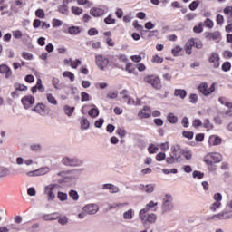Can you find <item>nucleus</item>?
<instances>
[{
    "instance_id": "obj_6",
    "label": "nucleus",
    "mask_w": 232,
    "mask_h": 232,
    "mask_svg": "<svg viewBox=\"0 0 232 232\" xmlns=\"http://www.w3.org/2000/svg\"><path fill=\"white\" fill-rule=\"evenodd\" d=\"M144 82H147V84H150L154 90H162V82L160 81V78L156 75H149L145 76L143 79Z\"/></svg>"
},
{
    "instance_id": "obj_50",
    "label": "nucleus",
    "mask_w": 232,
    "mask_h": 232,
    "mask_svg": "<svg viewBox=\"0 0 232 232\" xmlns=\"http://www.w3.org/2000/svg\"><path fill=\"white\" fill-rule=\"evenodd\" d=\"M221 69L223 70V72H229V70H231V63L225 62L222 64Z\"/></svg>"
},
{
    "instance_id": "obj_42",
    "label": "nucleus",
    "mask_w": 232,
    "mask_h": 232,
    "mask_svg": "<svg viewBox=\"0 0 232 232\" xmlns=\"http://www.w3.org/2000/svg\"><path fill=\"white\" fill-rule=\"evenodd\" d=\"M218 101L221 104H225L227 108H232V103L227 102V99L226 97H219Z\"/></svg>"
},
{
    "instance_id": "obj_9",
    "label": "nucleus",
    "mask_w": 232,
    "mask_h": 232,
    "mask_svg": "<svg viewBox=\"0 0 232 232\" xmlns=\"http://www.w3.org/2000/svg\"><path fill=\"white\" fill-rule=\"evenodd\" d=\"M95 63L100 70H104L110 64V60L100 54L95 56Z\"/></svg>"
},
{
    "instance_id": "obj_21",
    "label": "nucleus",
    "mask_w": 232,
    "mask_h": 232,
    "mask_svg": "<svg viewBox=\"0 0 232 232\" xmlns=\"http://www.w3.org/2000/svg\"><path fill=\"white\" fill-rule=\"evenodd\" d=\"M208 144L209 146H218L219 144H222V138L217 135H212L209 137Z\"/></svg>"
},
{
    "instance_id": "obj_14",
    "label": "nucleus",
    "mask_w": 232,
    "mask_h": 232,
    "mask_svg": "<svg viewBox=\"0 0 232 232\" xmlns=\"http://www.w3.org/2000/svg\"><path fill=\"white\" fill-rule=\"evenodd\" d=\"M208 62L212 64L213 68H218L220 66V56L217 53H212L208 58Z\"/></svg>"
},
{
    "instance_id": "obj_22",
    "label": "nucleus",
    "mask_w": 232,
    "mask_h": 232,
    "mask_svg": "<svg viewBox=\"0 0 232 232\" xmlns=\"http://www.w3.org/2000/svg\"><path fill=\"white\" fill-rule=\"evenodd\" d=\"M20 8H23V2L21 0H15L12 3L11 11L14 12V14H17Z\"/></svg>"
},
{
    "instance_id": "obj_44",
    "label": "nucleus",
    "mask_w": 232,
    "mask_h": 232,
    "mask_svg": "<svg viewBox=\"0 0 232 232\" xmlns=\"http://www.w3.org/2000/svg\"><path fill=\"white\" fill-rule=\"evenodd\" d=\"M82 63L79 59L76 61H73V59L70 58V66L74 69H77V66H80V64H82Z\"/></svg>"
},
{
    "instance_id": "obj_7",
    "label": "nucleus",
    "mask_w": 232,
    "mask_h": 232,
    "mask_svg": "<svg viewBox=\"0 0 232 232\" xmlns=\"http://www.w3.org/2000/svg\"><path fill=\"white\" fill-rule=\"evenodd\" d=\"M204 162L207 166H213V164L222 162V155L217 152L207 154L204 158Z\"/></svg>"
},
{
    "instance_id": "obj_26",
    "label": "nucleus",
    "mask_w": 232,
    "mask_h": 232,
    "mask_svg": "<svg viewBox=\"0 0 232 232\" xmlns=\"http://www.w3.org/2000/svg\"><path fill=\"white\" fill-rule=\"evenodd\" d=\"M134 214H135V211H133L132 208H130L129 210H127L123 213V219L124 220H132Z\"/></svg>"
},
{
    "instance_id": "obj_64",
    "label": "nucleus",
    "mask_w": 232,
    "mask_h": 232,
    "mask_svg": "<svg viewBox=\"0 0 232 232\" xmlns=\"http://www.w3.org/2000/svg\"><path fill=\"white\" fill-rule=\"evenodd\" d=\"M183 137L186 139H193V131H183L182 132Z\"/></svg>"
},
{
    "instance_id": "obj_5",
    "label": "nucleus",
    "mask_w": 232,
    "mask_h": 232,
    "mask_svg": "<svg viewBox=\"0 0 232 232\" xmlns=\"http://www.w3.org/2000/svg\"><path fill=\"white\" fill-rule=\"evenodd\" d=\"M59 188V184L51 183L44 187V195L47 197L48 202H53L55 200V189Z\"/></svg>"
},
{
    "instance_id": "obj_20",
    "label": "nucleus",
    "mask_w": 232,
    "mask_h": 232,
    "mask_svg": "<svg viewBox=\"0 0 232 232\" xmlns=\"http://www.w3.org/2000/svg\"><path fill=\"white\" fill-rule=\"evenodd\" d=\"M0 73L5 75L6 79H10L12 77V69L6 64L0 65Z\"/></svg>"
},
{
    "instance_id": "obj_45",
    "label": "nucleus",
    "mask_w": 232,
    "mask_h": 232,
    "mask_svg": "<svg viewBox=\"0 0 232 232\" xmlns=\"http://www.w3.org/2000/svg\"><path fill=\"white\" fill-rule=\"evenodd\" d=\"M58 11L60 12V14H63V15H68V5H60L58 7Z\"/></svg>"
},
{
    "instance_id": "obj_19",
    "label": "nucleus",
    "mask_w": 232,
    "mask_h": 232,
    "mask_svg": "<svg viewBox=\"0 0 232 232\" xmlns=\"http://www.w3.org/2000/svg\"><path fill=\"white\" fill-rule=\"evenodd\" d=\"M227 217H228L227 211H223L219 214L213 215L212 217L209 218V220H227V219H229V218H227Z\"/></svg>"
},
{
    "instance_id": "obj_10",
    "label": "nucleus",
    "mask_w": 232,
    "mask_h": 232,
    "mask_svg": "<svg viewBox=\"0 0 232 232\" xmlns=\"http://www.w3.org/2000/svg\"><path fill=\"white\" fill-rule=\"evenodd\" d=\"M162 209L163 211H171L173 209V197L171 195H165Z\"/></svg>"
},
{
    "instance_id": "obj_27",
    "label": "nucleus",
    "mask_w": 232,
    "mask_h": 232,
    "mask_svg": "<svg viewBox=\"0 0 232 232\" xmlns=\"http://www.w3.org/2000/svg\"><path fill=\"white\" fill-rule=\"evenodd\" d=\"M47 173H50V168L49 167H42V168L36 169L37 177L46 175Z\"/></svg>"
},
{
    "instance_id": "obj_34",
    "label": "nucleus",
    "mask_w": 232,
    "mask_h": 232,
    "mask_svg": "<svg viewBox=\"0 0 232 232\" xmlns=\"http://www.w3.org/2000/svg\"><path fill=\"white\" fill-rule=\"evenodd\" d=\"M57 198L60 200V202H66V200H68V194L65 192L58 191Z\"/></svg>"
},
{
    "instance_id": "obj_57",
    "label": "nucleus",
    "mask_w": 232,
    "mask_h": 232,
    "mask_svg": "<svg viewBox=\"0 0 232 232\" xmlns=\"http://www.w3.org/2000/svg\"><path fill=\"white\" fill-rule=\"evenodd\" d=\"M104 23L106 24H115V19L111 17V15H109L104 19Z\"/></svg>"
},
{
    "instance_id": "obj_53",
    "label": "nucleus",
    "mask_w": 232,
    "mask_h": 232,
    "mask_svg": "<svg viewBox=\"0 0 232 232\" xmlns=\"http://www.w3.org/2000/svg\"><path fill=\"white\" fill-rule=\"evenodd\" d=\"M148 151H149V153H151V154L157 153V151H159V147L151 144V145L149 146Z\"/></svg>"
},
{
    "instance_id": "obj_40",
    "label": "nucleus",
    "mask_w": 232,
    "mask_h": 232,
    "mask_svg": "<svg viewBox=\"0 0 232 232\" xmlns=\"http://www.w3.org/2000/svg\"><path fill=\"white\" fill-rule=\"evenodd\" d=\"M159 203H155L153 201L149 202L144 208L141 209V211H151L152 208H155Z\"/></svg>"
},
{
    "instance_id": "obj_47",
    "label": "nucleus",
    "mask_w": 232,
    "mask_h": 232,
    "mask_svg": "<svg viewBox=\"0 0 232 232\" xmlns=\"http://www.w3.org/2000/svg\"><path fill=\"white\" fill-rule=\"evenodd\" d=\"M35 15L39 19H44V17L46 16V14H44V10H43V9L36 10L35 11Z\"/></svg>"
},
{
    "instance_id": "obj_11",
    "label": "nucleus",
    "mask_w": 232,
    "mask_h": 232,
    "mask_svg": "<svg viewBox=\"0 0 232 232\" xmlns=\"http://www.w3.org/2000/svg\"><path fill=\"white\" fill-rule=\"evenodd\" d=\"M198 90L205 96L211 95L215 92V83H212L209 88L208 87V83H201L198 86Z\"/></svg>"
},
{
    "instance_id": "obj_13",
    "label": "nucleus",
    "mask_w": 232,
    "mask_h": 232,
    "mask_svg": "<svg viewBox=\"0 0 232 232\" xmlns=\"http://www.w3.org/2000/svg\"><path fill=\"white\" fill-rule=\"evenodd\" d=\"M170 155L174 157L179 162L182 156V149H180V146L179 145L172 146Z\"/></svg>"
},
{
    "instance_id": "obj_49",
    "label": "nucleus",
    "mask_w": 232,
    "mask_h": 232,
    "mask_svg": "<svg viewBox=\"0 0 232 232\" xmlns=\"http://www.w3.org/2000/svg\"><path fill=\"white\" fill-rule=\"evenodd\" d=\"M192 177L193 179H204V173L198 171V170H195L193 173H192Z\"/></svg>"
},
{
    "instance_id": "obj_17",
    "label": "nucleus",
    "mask_w": 232,
    "mask_h": 232,
    "mask_svg": "<svg viewBox=\"0 0 232 232\" xmlns=\"http://www.w3.org/2000/svg\"><path fill=\"white\" fill-rule=\"evenodd\" d=\"M90 14L91 15H92V17H102V15H104L105 11L102 8L100 7H92L90 10Z\"/></svg>"
},
{
    "instance_id": "obj_18",
    "label": "nucleus",
    "mask_w": 232,
    "mask_h": 232,
    "mask_svg": "<svg viewBox=\"0 0 232 232\" xmlns=\"http://www.w3.org/2000/svg\"><path fill=\"white\" fill-rule=\"evenodd\" d=\"M139 188L140 189V191H144L145 193H153L155 191V185L154 184H148V185H144V184H140L139 186Z\"/></svg>"
},
{
    "instance_id": "obj_39",
    "label": "nucleus",
    "mask_w": 232,
    "mask_h": 232,
    "mask_svg": "<svg viewBox=\"0 0 232 232\" xmlns=\"http://www.w3.org/2000/svg\"><path fill=\"white\" fill-rule=\"evenodd\" d=\"M69 197L72 198V200H74L75 202L79 200V193L76 190H73V189L70 190Z\"/></svg>"
},
{
    "instance_id": "obj_43",
    "label": "nucleus",
    "mask_w": 232,
    "mask_h": 232,
    "mask_svg": "<svg viewBox=\"0 0 232 232\" xmlns=\"http://www.w3.org/2000/svg\"><path fill=\"white\" fill-rule=\"evenodd\" d=\"M126 102L127 104H133V106H140V99L136 98V100H133L131 98H128V101Z\"/></svg>"
},
{
    "instance_id": "obj_28",
    "label": "nucleus",
    "mask_w": 232,
    "mask_h": 232,
    "mask_svg": "<svg viewBox=\"0 0 232 232\" xmlns=\"http://www.w3.org/2000/svg\"><path fill=\"white\" fill-rule=\"evenodd\" d=\"M92 106L93 108L88 111V115L92 117V119H96V117H99V109L95 108L94 104H92Z\"/></svg>"
},
{
    "instance_id": "obj_60",
    "label": "nucleus",
    "mask_w": 232,
    "mask_h": 232,
    "mask_svg": "<svg viewBox=\"0 0 232 232\" xmlns=\"http://www.w3.org/2000/svg\"><path fill=\"white\" fill-rule=\"evenodd\" d=\"M41 144H33L30 146L31 151H41Z\"/></svg>"
},
{
    "instance_id": "obj_37",
    "label": "nucleus",
    "mask_w": 232,
    "mask_h": 232,
    "mask_svg": "<svg viewBox=\"0 0 232 232\" xmlns=\"http://www.w3.org/2000/svg\"><path fill=\"white\" fill-rule=\"evenodd\" d=\"M46 99L48 102H50V104H53V106H57V100L55 99V97H53L52 93L46 94Z\"/></svg>"
},
{
    "instance_id": "obj_51",
    "label": "nucleus",
    "mask_w": 232,
    "mask_h": 232,
    "mask_svg": "<svg viewBox=\"0 0 232 232\" xmlns=\"http://www.w3.org/2000/svg\"><path fill=\"white\" fill-rule=\"evenodd\" d=\"M59 78H53L52 79V84L55 88V90H61V86H59Z\"/></svg>"
},
{
    "instance_id": "obj_48",
    "label": "nucleus",
    "mask_w": 232,
    "mask_h": 232,
    "mask_svg": "<svg viewBox=\"0 0 232 232\" xmlns=\"http://www.w3.org/2000/svg\"><path fill=\"white\" fill-rule=\"evenodd\" d=\"M221 206H222L221 202H214L210 206V211H217L218 209H219V208H221Z\"/></svg>"
},
{
    "instance_id": "obj_52",
    "label": "nucleus",
    "mask_w": 232,
    "mask_h": 232,
    "mask_svg": "<svg viewBox=\"0 0 232 232\" xmlns=\"http://www.w3.org/2000/svg\"><path fill=\"white\" fill-rule=\"evenodd\" d=\"M203 128L207 130H213V124L209 121V119H206L205 122L203 123Z\"/></svg>"
},
{
    "instance_id": "obj_62",
    "label": "nucleus",
    "mask_w": 232,
    "mask_h": 232,
    "mask_svg": "<svg viewBox=\"0 0 232 232\" xmlns=\"http://www.w3.org/2000/svg\"><path fill=\"white\" fill-rule=\"evenodd\" d=\"M103 124H104V119L101 118L95 121L94 126L95 128H102Z\"/></svg>"
},
{
    "instance_id": "obj_61",
    "label": "nucleus",
    "mask_w": 232,
    "mask_h": 232,
    "mask_svg": "<svg viewBox=\"0 0 232 232\" xmlns=\"http://www.w3.org/2000/svg\"><path fill=\"white\" fill-rule=\"evenodd\" d=\"M180 52H182L180 46H176L174 49H172V54L174 55V57L179 56V53H180Z\"/></svg>"
},
{
    "instance_id": "obj_24",
    "label": "nucleus",
    "mask_w": 232,
    "mask_h": 232,
    "mask_svg": "<svg viewBox=\"0 0 232 232\" xmlns=\"http://www.w3.org/2000/svg\"><path fill=\"white\" fill-rule=\"evenodd\" d=\"M193 46H195V40L191 38L185 45V52L188 53V55H191V50L193 49Z\"/></svg>"
},
{
    "instance_id": "obj_56",
    "label": "nucleus",
    "mask_w": 232,
    "mask_h": 232,
    "mask_svg": "<svg viewBox=\"0 0 232 232\" xmlns=\"http://www.w3.org/2000/svg\"><path fill=\"white\" fill-rule=\"evenodd\" d=\"M59 26H63V21H61L59 19H53V27L59 28Z\"/></svg>"
},
{
    "instance_id": "obj_54",
    "label": "nucleus",
    "mask_w": 232,
    "mask_h": 232,
    "mask_svg": "<svg viewBox=\"0 0 232 232\" xmlns=\"http://www.w3.org/2000/svg\"><path fill=\"white\" fill-rule=\"evenodd\" d=\"M116 133L121 138L126 137V130H124V128H118Z\"/></svg>"
},
{
    "instance_id": "obj_32",
    "label": "nucleus",
    "mask_w": 232,
    "mask_h": 232,
    "mask_svg": "<svg viewBox=\"0 0 232 232\" xmlns=\"http://www.w3.org/2000/svg\"><path fill=\"white\" fill-rule=\"evenodd\" d=\"M167 119L170 124H177V122H179V118L175 116L173 112H169L167 116Z\"/></svg>"
},
{
    "instance_id": "obj_36",
    "label": "nucleus",
    "mask_w": 232,
    "mask_h": 232,
    "mask_svg": "<svg viewBox=\"0 0 232 232\" xmlns=\"http://www.w3.org/2000/svg\"><path fill=\"white\" fill-rule=\"evenodd\" d=\"M193 32L195 34H202V32H204V24L200 22L198 25L194 26Z\"/></svg>"
},
{
    "instance_id": "obj_38",
    "label": "nucleus",
    "mask_w": 232,
    "mask_h": 232,
    "mask_svg": "<svg viewBox=\"0 0 232 232\" xmlns=\"http://www.w3.org/2000/svg\"><path fill=\"white\" fill-rule=\"evenodd\" d=\"M63 77H68V79H70V81L72 82H73V81H75V74H73V72H70V71H65L63 72Z\"/></svg>"
},
{
    "instance_id": "obj_2",
    "label": "nucleus",
    "mask_w": 232,
    "mask_h": 232,
    "mask_svg": "<svg viewBox=\"0 0 232 232\" xmlns=\"http://www.w3.org/2000/svg\"><path fill=\"white\" fill-rule=\"evenodd\" d=\"M140 220L143 224L144 227H149L150 225L157 222V215L150 213L147 210H141L139 212Z\"/></svg>"
},
{
    "instance_id": "obj_15",
    "label": "nucleus",
    "mask_w": 232,
    "mask_h": 232,
    "mask_svg": "<svg viewBox=\"0 0 232 232\" xmlns=\"http://www.w3.org/2000/svg\"><path fill=\"white\" fill-rule=\"evenodd\" d=\"M102 189L103 191L109 190V192L111 193V194L119 193V191H121L119 187H117V186L111 184V183L103 184L102 186Z\"/></svg>"
},
{
    "instance_id": "obj_59",
    "label": "nucleus",
    "mask_w": 232,
    "mask_h": 232,
    "mask_svg": "<svg viewBox=\"0 0 232 232\" xmlns=\"http://www.w3.org/2000/svg\"><path fill=\"white\" fill-rule=\"evenodd\" d=\"M13 37L14 39H21V37H23V33L19 30L13 31Z\"/></svg>"
},
{
    "instance_id": "obj_33",
    "label": "nucleus",
    "mask_w": 232,
    "mask_h": 232,
    "mask_svg": "<svg viewBox=\"0 0 232 232\" xmlns=\"http://www.w3.org/2000/svg\"><path fill=\"white\" fill-rule=\"evenodd\" d=\"M74 111H75V107H70L69 105H65L63 107V111L65 115H67L68 117H72V115H73Z\"/></svg>"
},
{
    "instance_id": "obj_8",
    "label": "nucleus",
    "mask_w": 232,
    "mask_h": 232,
    "mask_svg": "<svg viewBox=\"0 0 232 232\" xmlns=\"http://www.w3.org/2000/svg\"><path fill=\"white\" fill-rule=\"evenodd\" d=\"M204 35L205 39H207L208 41H215L216 43H220V39H222V34L219 31H215L213 33L206 32Z\"/></svg>"
},
{
    "instance_id": "obj_46",
    "label": "nucleus",
    "mask_w": 232,
    "mask_h": 232,
    "mask_svg": "<svg viewBox=\"0 0 232 232\" xmlns=\"http://www.w3.org/2000/svg\"><path fill=\"white\" fill-rule=\"evenodd\" d=\"M72 14H74V15H81L82 14L83 10L81 7L72 6Z\"/></svg>"
},
{
    "instance_id": "obj_31",
    "label": "nucleus",
    "mask_w": 232,
    "mask_h": 232,
    "mask_svg": "<svg viewBox=\"0 0 232 232\" xmlns=\"http://www.w3.org/2000/svg\"><path fill=\"white\" fill-rule=\"evenodd\" d=\"M10 175V169L6 167H0V179H5Z\"/></svg>"
},
{
    "instance_id": "obj_58",
    "label": "nucleus",
    "mask_w": 232,
    "mask_h": 232,
    "mask_svg": "<svg viewBox=\"0 0 232 232\" xmlns=\"http://www.w3.org/2000/svg\"><path fill=\"white\" fill-rule=\"evenodd\" d=\"M204 26H206L207 28H213V26H215V24H213V22L211 21V19L208 18V19L205 20V22H204Z\"/></svg>"
},
{
    "instance_id": "obj_1",
    "label": "nucleus",
    "mask_w": 232,
    "mask_h": 232,
    "mask_svg": "<svg viewBox=\"0 0 232 232\" xmlns=\"http://www.w3.org/2000/svg\"><path fill=\"white\" fill-rule=\"evenodd\" d=\"M82 169H71V170H62L54 175L56 182L58 184H68V186H74L77 184V173L82 171Z\"/></svg>"
},
{
    "instance_id": "obj_55",
    "label": "nucleus",
    "mask_w": 232,
    "mask_h": 232,
    "mask_svg": "<svg viewBox=\"0 0 232 232\" xmlns=\"http://www.w3.org/2000/svg\"><path fill=\"white\" fill-rule=\"evenodd\" d=\"M166 159V153L164 152H160L159 154L156 155V160L158 162H162Z\"/></svg>"
},
{
    "instance_id": "obj_23",
    "label": "nucleus",
    "mask_w": 232,
    "mask_h": 232,
    "mask_svg": "<svg viewBox=\"0 0 232 232\" xmlns=\"http://www.w3.org/2000/svg\"><path fill=\"white\" fill-rule=\"evenodd\" d=\"M33 111L39 113V115H46V107L43 103H38L34 109Z\"/></svg>"
},
{
    "instance_id": "obj_29",
    "label": "nucleus",
    "mask_w": 232,
    "mask_h": 232,
    "mask_svg": "<svg viewBox=\"0 0 232 232\" xmlns=\"http://www.w3.org/2000/svg\"><path fill=\"white\" fill-rule=\"evenodd\" d=\"M80 124L82 130H88V128H90V121H88V119H86V117L81 118Z\"/></svg>"
},
{
    "instance_id": "obj_3",
    "label": "nucleus",
    "mask_w": 232,
    "mask_h": 232,
    "mask_svg": "<svg viewBox=\"0 0 232 232\" xmlns=\"http://www.w3.org/2000/svg\"><path fill=\"white\" fill-rule=\"evenodd\" d=\"M99 211V205L95 203H91L85 205L82 208V212L78 214V218H84L86 215H95Z\"/></svg>"
},
{
    "instance_id": "obj_4",
    "label": "nucleus",
    "mask_w": 232,
    "mask_h": 232,
    "mask_svg": "<svg viewBox=\"0 0 232 232\" xmlns=\"http://www.w3.org/2000/svg\"><path fill=\"white\" fill-rule=\"evenodd\" d=\"M62 164L69 168H79L84 164V161L77 157L65 156L62 159Z\"/></svg>"
},
{
    "instance_id": "obj_35",
    "label": "nucleus",
    "mask_w": 232,
    "mask_h": 232,
    "mask_svg": "<svg viewBox=\"0 0 232 232\" xmlns=\"http://www.w3.org/2000/svg\"><path fill=\"white\" fill-rule=\"evenodd\" d=\"M59 216H57V213H53V214H46L43 216L44 220H57Z\"/></svg>"
},
{
    "instance_id": "obj_63",
    "label": "nucleus",
    "mask_w": 232,
    "mask_h": 232,
    "mask_svg": "<svg viewBox=\"0 0 232 232\" xmlns=\"http://www.w3.org/2000/svg\"><path fill=\"white\" fill-rule=\"evenodd\" d=\"M81 101L84 102L85 101H90V94L87 92H82L81 93Z\"/></svg>"
},
{
    "instance_id": "obj_25",
    "label": "nucleus",
    "mask_w": 232,
    "mask_h": 232,
    "mask_svg": "<svg viewBox=\"0 0 232 232\" xmlns=\"http://www.w3.org/2000/svg\"><path fill=\"white\" fill-rule=\"evenodd\" d=\"M174 95H175V97H180V99H186L188 92H186V90L176 89L174 91Z\"/></svg>"
},
{
    "instance_id": "obj_30",
    "label": "nucleus",
    "mask_w": 232,
    "mask_h": 232,
    "mask_svg": "<svg viewBox=\"0 0 232 232\" xmlns=\"http://www.w3.org/2000/svg\"><path fill=\"white\" fill-rule=\"evenodd\" d=\"M68 34H70V35H77L78 34H81V27L71 26L68 28Z\"/></svg>"
},
{
    "instance_id": "obj_12",
    "label": "nucleus",
    "mask_w": 232,
    "mask_h": 232,
    "mask_svg": "<svg viewBox=\"0 0 232 232\" xmlns=\"http://www.w3.org/2000/svg\"><path fill=\"white\" fill-rule=\"evenodd\" d=\"M22 104L25 110L32 108V105L35 102V98L32 95L24 96L22 98Z\"/></svg>"
},
{
    "instance_id": "obj_41",
    "label": "nucleus",
    "mask_w": 232,
    "mask_h": 232,
    "mask_svg": "<svg viewBox=\"0 0 232 232\" xmlns=\"http://www.w3.org/2000/svg\"><path fill=\"white\" fill-rule=\"evenodd\" d=\"M14 88L16 92H26V90H28V87L26 85L21 83H15Z\"/></svg>"
},
{
    "instance_id": "obj_16",
    "label": "nucleus",
    "mask_w": 232,
    "mask_h": 232,
    "mask_svg": "<svg viewBox=\"0 0 232 232\" xmlns=\"http://www.w3.org/2000/svg\"><path fill=\"white\" fill-rule=\"evenodd\" d=\"M138 116L140 119H149V117H151V109L148 106H145L139 111Z\"/></svg>"
}]
</instances>
